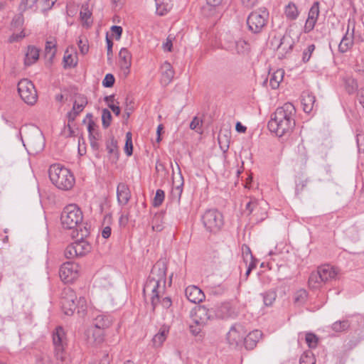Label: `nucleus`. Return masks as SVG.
Segmentation results:
<instances>
[{"instance_id":"f257e3e1","label":"nucleus","mask_w":364,"mask_h":364,"mask_svg":"<svg viewBox=\"0 0 364 364\" xmlns=\"http://www.w3.org/2000/svg\"><path fill=\"white\" fill-rule=\"evenodd\" d=\"M295 114L296 109L290 102L278 107L268 122L269 130L279 137L290 133L295 126Z\"/></svg>"},{"instance_id":"f03ea898","label":"nucleus","mask_w":364,"mask_h":364,"mask_svg":"<svg viewBox=\"0 0 364 364\" xmlns=\"http://www.w3.org/2000/svg\"><path fill=\"white\" fill-rule=\"evenodd\" d=\"M48 174L51 182L59 189L70 190L75 183L73 173L59 164L51 165L48 169Z\"/></svg>"},{"instance_id":"7ed1b4c3","label":"nucleus","mask_w":364,"mask_h":364,"mask_svg":"<svg viewBox=\"0 0 364 364\" xmlns=\"http://www.w3.org/2000/svg\"><path fill=\"white\" fill-rule=\"evenodd\" d=\"M53 343L55 349V356L58 364H70V358L65 350L67 339L63 327H57L53 333Z\"/></svg>"},{"instance_id":"20e7f679","label":"nucleus","mask_w":364,"mask_h":364,"mask_svg":"<svg viewBox=\"0 0 364 364\" xmlns=\"http://www.w3.org/2000/svg\"><path fill=\"white\" fill-rule=\"evenodd\" d=\"M269 21V11L262 7L252 11L247 18L248 31L253 34L261 33L267 27Z\"/></svg>"},{"instance_id":"39448f33","label":"nucleus","mask_w":364,"mask_h":364,"mask_svg":"<svg viewBox=\"0 0 364 364\" xmlns=\"http://www.w3.org/2000/svg\"><path fill=\"white\" fill-rule=\"evenodd\" d=\"M62 309L65 314L72 315L77 308L85 311L86 300L84 297H80L77 301L75 292L70 287H66L62 292L61 301Z\"/></svg>"},{"instance_id":"423d86ee","label":"nucleus","mask_w":364,"mask_h":364,"mask_svg":"<svg viewBox=\"0 0 364 364\" xmlns=\"http://www.w3.org/2000/svg\"><path fill=\"white\" fill-rule=\"evenodd\" d=\"M60 220L64 228L74 230L80 227L82 221V213L77 205H68L61 213Z\"/></svg>"},{"instance_id":"0eeeda50","label":"nucleus","mask_w":364,"mask_h":364,"mask_svg":"<svg viewBox=\"0 0 364 364\" xmlns=\"http://www.w3.org/2000/svg\"><path fill=\"white\" fill-rule=\"evenodd\" d=\"M21 140L29 154H37L42 151L45 146L43 134L36 129H33V131L26 133L25 140L22 137Z\"/></svg>"},{"instance_id":"6e6552de","label":"nucleus","mask_w":364,"mask_h":364,"mask_svg":"<svg viewBox=\"0 0 364 364\" xmlns=\"http://www.w3.org/2000/svg\"><path fill=\"white\" fill-rule=\"evenodd\" d=\"M201 220L205 230L212 233L218 232L224 225L223 215L217 209L207 210Z\"/></svg>"},{"instance_id":"1a4fd4ad","label":"nucleus","mask_w":364,"mask_h":364,"mask_svg":"<svg viewBox=\"0 0 364 364\" xmlns=\"http://www.w3.org/2000/svg\"><path fill=\"white\" fill-rule=\"evenodd\" d=\"M18 92L26 104L33 105L38 99L37 91L33 82L28 79H22L18 83Z\"/></svg>"},{"instance_id":"9d476101","label":"nucleus","mask_w":364,"mask_h":364,"mask_svg":"<svg viewBox=\"0 0 364 364\" xmlns=\"http://www.w3.org/2000/svg\"><path fill=\"white\" fill-rule=\"evenodd\" d=\"M166 284L157 282L154 279H147L143 289V292H151V304L152 310L154 311L157 305L159 304L160 294L165 291Z\"/></svg>"},{"instance_id":"9b49d317","label":"nucleus","mask_w":364,"mask_h":364,"mask_svg":"<svg viewBox=\"0 0 364 364\" xmlns=\"http://www.w3.org/2000/svg\"><path fill=\"white\" fill-rule=\"evenodd\" d=\"M166 284L157 282L154 279H147L143 289V292H151V304L152 310L154 311L157 305L159 304L160 294L165 291Z\"/></svg>"},{"instance_id":"f8f14e48","label":"nucleus","mask_w":364,"mask_h":364,"mask_svg":"<svg viewBox=\"0 0 364 364\" xmlns=\"http://www.w3.org/2000/svg\"><path fill=\"white\" fill-rule=\"evenodd\" d=\"M214 309H208L205 306H196L190 312V317L193 323L205 325L209 320L214 318Z\"/></svg>"},{"instance_id":"ddd939ff","label":"nucleus","mask_w":364,"mask_h":364,"mask_svg":"<svg viewBox=\"0 0 364 364\" xmlns=\"http://www.w3.org/2000/svg\"><path fill=\"white\" fill-rule=\"evenodd\" d=\"M79 269L78 264L73 262H65L60 268V277L65 283H72L78 277Z\"/></svg>"},{"instance_id":"4468645a","label":"nucleus","mask_w":364,"mask_h":364,"mask_svg":"<svg viewBox=\"0 0 364 364\" xmlns=\"http://www.w3.org/2000/svg\"><path fill=\"white\" fill-rule=\"evenodd\" d=\"M247 331L240 323L232 325L226 335V339L229 345L233 348L242 345L244 336Z\"/></svg>"},{"instance_id":"2eb2a0df","label":"nucleus","mask_w":364,"mask_h":364,"mask_svg":"<svg viewBox=\"0 0 364 364\" xmlns=\"http://www.w3.org/2000/svg\"><path fill=\"white\" fill-rule=\"evenodd\" d=\"M87 104V99L84 95L78 94L76 95V99L73 102V109L67 114L68 122L75 121L77 116L82 112L84 108Z\"/></svg>"},{"instance_id":"dca6fc26","label":"nucleus","mask_w":364,"mask_h":364,"mask_svg":"<svg viewBox=\"0 0 364 364\" xmlns=\"http://www.w3.org/2000/svg\"><path fill=\"white\" fill-rule=\"evenodd\" d=\"M319 16V3L315 1L312 4L308 14V18L305 22L304 32L308 33L311 32L315 27L318 17Z\"/></svg>"},{"instance_id":"f3484780","label":"nucleus","mask_w":364,"mask_h":364,"mask_svg":"<svg viewBox=\"0 0 364 364\" xmlns=\"http://www.w3.org/2000/svg\"><path fill=\"white\" fill-rule=\"evenodd\" d=\"M167 267L164 262H157L152 267L148 279H154L157 282L166 284Z\"/></svg>"},{"instance_id":"a211bd4d","label":"nucleus","mask_w":364,"mask_h":364,"mask_svg":"<svg viewBox=\"0 0 364 364\" xmlns=\"http://www.w3.org/2000/svg\"><path fill=\"white\" fill-rule=\"evenodd\" d=\"M213 316L218 318L227 319L229 318H235L236 313L228 302L221 304L216 309H214Z\"/></svg>"},{"instance_id":"6ab92c4d","label":"nucleus","mask_w":364,"mask_h":364,"mask_svg":"<svg viewBox=\"0 0 364 364\" xmlns=\"http://www.w3.org/2000/svg\"><path fill=\"white\" fill-rule=\"evenodd\" d=\"M186 296L191 302L198 304L205 299L203 291L196 286H189L185 290Z\"/></svg>"},{"instance_id":"aec40b11","label":"nucleus","mask_w":364,"mask_h":364,"mask_svg":"<svg viewBox=\"0 0 364 364\" xmlns=\"http://www.w3.org/2000/svg\"><path fill=\"white\" fill-rule=\"evenodd\" d=\"M119 58L121 69L123 70L125 75H128L132 65L131 53L126 48H122L119 51Z\"/></svg>"},{"instance_id":"412c9836","label":"nucleus","mask_w":364,"mask_h":364,"mask_svg":"<svg viewBox=\"0 0 364 364\" xmlns=\"http://www.w3.org/2000/svg\"><path fill=\"white\" fill-rule=\"evenodd\" d=\"M117 198L119 205H125L131 198V191L124 183H119L117 187Z\"/></svg>"},{"instance_id":"4be33fe9","label":"nucleus","mask_w":364,"mask_h":364,"mask_svg":"<svg viewBox=\"0 0 364 364\" xmlns=\"http://www.w3.org/2000/svg\"><path fill=\"white\" fill-rule=\"evenodd\" d=\"M262 335V332L259 330L250 332L244 336L242 345L245 346L247 350H252L256 346Z\"/></svg>"},{"instance_id":"5701e85b","label":"nucleus","mask_w":364,"mask_h":364,"mask_svg":"<svg viewBox=\"0 0 364 364\" xmlns=\"http://www.w3.org/2000/svg\"><path fill=\"white\" fill-rule=\"evenodd\" d=\"M178 181L176 182L174 178H173V185L175 186L171 190V197L173 199L176 200L177 201H180L181 194L183 193V177L182 176L181 168L178 166Z\"/></svg>"},{"instance_id":"b1692460","label":"nucleus","mask_w":364,"mask_h":364,"mask_svg":"<svg viewBox=\"0 0 364 364\" xmlns=\"http://www.w3.org/2000/svg\"><path fill=\"white\" fill-rule=\"evenodd\" d=\"M316 97L311 93L304 92L301 95V102L303 106V110L306 113H310L314 106Z\"/></svg>"},{"instance_id":"393cba45","label":"nucleus","mask_w":364,"mask_h":364,"mask_svg":"<svg viewBox=\"0 0 364 364\" xmlns=\"http://www.w3.org/2000/svg\"><path fill=\"white\" fill-rule=\"evenodd\" d=\"M112 318L109 314H99L97 315L93 321V325L95 328L105 329L112 324Z\"/></svg>"},{"instance_id":"a878e982","label":"nucleus","mask_w":364,"mask_h":364,"mask_svg":"<svg viewBox=\"0 0 364 364\" xmlns=\"http://www.w3.org/2000/svg\"><path fill=\"white\" fill-rule=\"evenodd\" d=\"M39 49L34 46H28L27 52L25 55L24 64L26 66H30L35 63L39 58Z\"/></svg>"},{"instance_id":"bb28decb","label":"nucleus","mask_w":364,"mask_h":364,"mask_svg":"<svg viewBox=\"0 0 364 364\" xmlns=\"http://www.w3.org/2000/svg\"><path fill=\"white\" fill-rule=\"evenodd\" d=\"M349 28H348L346 34L342 38L339 45H338V50L341 53H346L348 51L353 44V29L352 33H348Z\"/></svg>"},{"instance_id":"cd10ccee","label":"nucleus","mask_w":364,"mask_h":364,"mask_svg":"<svg viewBox=\"0 0 364 364\" xmlns=\"http://www.w3.org/2000/svg\"><path fill=\"white\" fill-rule=\"evenodd\" d=\"M73 245L76 249L78 257L83 256L91 250V245L85 240L77 239Z\"/></svg>"},{"instance_id":"c85d7f7f","label":"nucleus","mask_w":364,"mask_h":364,"mask_svg":"<svg viewBox=\"0 0 364 364\" xmlns=\"http://www.w3.org/2000/svg\"><path fill=\"white\" fill-rule=\"evenodd\" d=\"M156 3V13L160 16L166 14L172 8L171 0H154Z\"/></svg>"},{"instance_id":"c756f323","label":"nucleus","mask_w":364,"mask_h":364,"mask_svg":"<svg viewBox=\"0 0 364 364\" xmlns=\"http://www.w3.org/2000/svg\"><path fill=\"white\" fill-rule=\"evenodd\" d=\"M318 272L322 276L323 282L328 281L336 277V273L333 268L328 264L321 266L318 268Z\"/></svg>"},{"instance_id":"7c9ffc66","label":"nucleus","mask_w":364,"mask_h":364,"mask_svg":"<svg viewBox=\"0 0 364 364\" xmlns=\"http://www.w3.org/2000/svg\"><path fill=\"white\" fill-rule=\"evenodd\" d=\"M284 14L287 19L290 21H294L298 18L299 15V11L294 3L289 2L284 7Z\"/></svg>"},{"instance_id":"2f4dec72","label":"nucleus","mask_w":364,"mask_h":364,"mask_svg":"<svg viewBox=\"0 0 364 364\" xmlns=\"http://www.w3.org/2000/svg\"><path fill=\"white\" fill-rule=\"evenodd\" d=\"M293 47L294 41L292 38L289 36H284L280 40L277 49L287 53L292 50Z\"/></svg>"},{"instance_id":"473e14b6","label":"nucleus","mask_w":364,"mask_h":364,"mask_svg":"<svg viewBox=\"0 0 364 364\" xmlns=\"http://www.w3.org/2000/svg\"><path fill=\"white\" fill-rule=\"evenodd\" d=\"M168 333V328L166 326H163L158 333H156L152 338L153 345L155 347H159L165 341L167 333Z\"/></svg>"},{"instance_id":"72a5a7b5","label":"nucleus","mask_w":364,"mask_h":364,"mask_svg":"<svg viewBox=\"0 0 364 364\" xmlns=\"http://www.w3.org/2000/svg\"><path fill=\"white\" fill-rule=\"evenodd\" d=\"M106 149L109 155L113 156L114 159L117 161L118 159L117 141L114 136H111L107 141Z\"/></svg>"},{"instance_id":"f704fd0d","label":"nucleus","mask_w":364,"mask_h":364,"mask_svg":"<svg viewBox=\"0 0 364 364\" xmlns=\"http://www.w3.org/2000/svg\"><path fill=\"white\" fill-rule=\"evenodd\" d=\"M162 70L164 81L166 83L170 82L174 76V71L172 68L171 65L168 62H165L162 65Z\"/></svg>"},{"instance_id":"c9c22d12","label":"nucleus","mask_w":364,"mask_h":364,"mask_svg":"<svg viewBox=\"0 0 364 364\" xmlns=\"http://www.w3.org/2000/svg\"><path fill=\"white\" fill-rule=\"evenodd\" d=\"M321 282H323L322 276H321L318 270L316 272H311L308 282L309 287L316 289L320 286Z\"/></svg>"},{"instance_id":"e433bc0d","label":"nucleus","mask_w":364,"mask_h":364,"mask_svg":"<svg viewBox=\"0 0 364 364\" xmlns=\"http://www.w3.org/2000/svg\"><path fill=\"white\" fill-rule=\"evenodd\" d=\"M264 203H265L262 200L252 198L250 201L247 203L245 209L248 211V214L250 215L253 213L258 208H262Z\"/></svg>"},{"instance_id":"4c0bfd02","label":"nucleus","mask_w":364,"mask_h":364,"mask_svg":"<svg viewBox=\"0 0 364 364\" xmlns=\"http://www.w3.org/2000/svg\"><path fill=\"white\" fill-rule=\"evenodd\" d=\"M261 296L263 299L264 304L266 306H270L273 304L274 301L277 298V292L275 290H268L264 293L261 294Z\"/></svg>"},{"instance_id":"58836bf2","label":"nucleus","mask_w":364,"mask_h":364,"mask_svg":"<svg viewBox=\"0 0 364 364\" xmlns=\"http://www.w3.org/2000/svg\"><path fill=\"white\" fill-rule=\"evenodd\" d=\"M283 79V71L277 70L269 78V86L272 89H277L279 86L280 82Z\"/></svg>"},{"instance_id":"ea45409f","label":"nucleus","mask_w":364,"mask_h":364,"mask_svg":"<svg viewBox=\"0 0 364 364\" xmlns=\"http://www.w3.org/2000/svg\"><path fill=\"white\" fill-rule=\"evenodd\" d=\"M164 213H159L157 214H155L153 217L151 223H152V229L154 231L156 232H161L164 229L163 225V218Z\"/></svg>"},{"instance_id":"a19ab883","label":"nucleus","mask_w":364,"mask_h":364,"mask_svg":"<svg viewBox=\"0 0 364 364\" xmlns=\"http://www.w3.org/2000/svg\"><path fill=\"white\" fill-rule=\"evenodd\" d=\"M92 13L88 9L87 4H83L80 13L81 21L89 26L92 23V21H89L91 18Z\"/></svg>"},{"instance_id":"79ce46f5","label":"nucleus","mask_w":364,"mask_h":364,"mask_svg":"<svg viewBox=\"0 0 364 364\" xmlns=\"http://www.w3.org/2000/svg\"><path fill=\"white\" fill-rule=\"evenodd\" d=\"M350 327V323L348 320L338 321L334 322L331 328L336 332H343L348 329Z\"/></svg>"},{"instance_id":"37998d69","label":"nucleus","mask_w":364,"mask_h":364,"mask_svg":"<svg viewBox=\"0 0 364 364\" xmlns=\"http://www.w3.org/2000/svg\"><path fill=\"white\" fill-rule=\"evenodd\" d=\"M235 50L238 54L247 53L250 50V44L243 39H239L235 42Z\"/></svg>"},{"instance_id":"c03bdc74","label":"nucleus","mask_w":364,"mask_h":364,"mask_svg":"<svg viewBox=\"0 0 364 364\" xmlns=\"http://www.w3.org/2000/svg\"><path fill=\"white\" fill-rule=\"evenodd\" d=\"M38 0H21L18 9L23 13L27 9H33L36 7V4Z\"/></svg>"},{"instance_id":"a18cd8bd","label":"nucleus","mask_w":364,"mask_h":364,"mask_svg":"<svg viewBox=\"0 0 364 364\" xmlns=\"http://www.w3.org/2000/svg\"><path fill=\"white\" fill-rule=\"evenodd\" d=\"M300 364H315L316 358L311 351L304 353L299 360Z\"/></svg>"},{"instance_id":"49530a36","label":"nucleus","mask_w":364,"mask_h":364,"mask_svg":"<svg viewBox=\"0 0 364 364\" xmlns=\"http://www.w3.org/2000/svg\"><path fill=\"white\" fill-rule=\"evenodd\" d=\"M112 118V117L110 111L106 108L103 109L102 111V124L103 128L107 129L109 127Z\"/></svg>"},{"instance_id":"de8ad7c7","label":"nucleus","mask_w":364,"mask_h":364,"mask_svg":"<svg viewBox=\"0 0 364 364\" xmlns=\"http://www.w3.org/2000/svg\"><path fill=\"white\" fill-rule=\"evenodd\" d=\"M307 291L304 289H300L297 291L294 297V303L299 305H301L305 303L307 299Z\"/></svg>"},{"instance_id":"09e8293b","label":"nucleus","mask_w":364,"mask_h":364,"mask_svg":"<svg viewBox=\"0 0 364 364\" xmlns=\"http://www.w3.org/2000/svg\"><path fill=\"white\" fill-rule=\"evenodd\" d=\"M124 152L127 156H132L133 154L132 135L130 132L126 134V141L124 145Z\"/></svg>"},{"instance_id":"8fccbe9b","label":"nucleus","mask_w":364,"mask_h":364,"mask_svg":"<svg viewBox=\"0 0 364 364\" xmlns=\"http://www.w3.org/2000/svg\"><path fill=\"white\" fill-rule=\"evenodd\" d=\"M55 43L52 41H46L45 48V55L49 57L50 60H52L55 55L56 48Z\"/></svg>"},{"instance_id":"3c124183","label":"nucleus","mask_w":364,"mask_h":364,"mask_svg":"<svg viewBox=\"0 0 364 364\" xmlns=\"http://www.w3.org/2000/svg\"><path fill=\"white\" fill-rule=\"evenodd\" d=\"M306 342L310 348H316L318 342V338L316 334L313 333H307L305 338Z\"/></svg>"},{"instance_id":"603ef678","label":"nucleus","mask_w":364,"mask_h":364,"mask_svg":"<svg viewBox=\"0 0 364 364\" xmlns=\"http://www.w3.org/2000/svg\"><path fill=\"white\" fill-rule=\"evenodd\" d=\"M164 198H165L164 191L161 189H157L156 191L155 196L153 200V203H152L153 206L159 207L162 204V203L164 200Z\"/></svg>"},{"instance_id":"864d4df0","label":"nucleus","mask_w":364,"mask_h":364,"mask_svg":"<svg viewBox=\"0 0 364 364\" xmlns=\"http://www.w3.org/2000/svg\"><path fill=\"white\" fill-rule=\"evenodd\" d=\"M315 48L316 47L314 44H310L306 49L304 50L302 53V62L304 63H306L309 61L312 53L315 50Z\"/></svg>"},{"instance_id":"5fc2aeb1","label":"nucleus","mask_w":364,"mask_h":364,"mask_svg":"<svg viewBox=\"0 0 364 364\" xmlns=\"http://www.w3.org/2000/svg\"><path fill=\"white\" fill-rule=\"evenodd\" d=\"M90 234V232L87 228H84L83 229L80 228H75L73 230L72 237H75L80 236L79 240H84V237H86Z\"/></svg>"},{"instance_id":"6e6d98bb","label":"nucleus","mask_w":364,"mask_h":364,"mask_svg":"<svg viewBox=\"0 0 364 364\" xmlns=\"http://www.w3.org/2000/svg\"><path fill=\"white\" fill-rule=\"evenodd\" d=\"M65 256L68 259H72L75 257H78L77 253L76 252V249L73 245V243L69 245L66 249L65 250Z\"/></svg>"},{"instance_id":"4d7b16f0","label":"nucleus","mask_w":364,"mask_h":364,"mask_svg":"<svg viewBox=\"0 0 364 364\" xmlns=\"http://www.w3.org/2000/svg\"><path fill=\"white\" fill-rule=\"evenodd\" d=\"M115 82L114 75L111 73H107L102 80V85L105 87H112Z\"/></svg>"},{"instance_id":"13d9d810","label":"nucleus","mask_w":364,"mask_h":364,"mask_svg":"<svg viewBox=\"0 0 364 364\" xmlns=\"http://www.w3.org/2000/svg\"><path fill=\"white\" fill-rule=\"evenodd\" d=\"M36 364H52V362L48 355L41 353L36 355Z\"/></svg>"},{"instance_id":"bf43d9fd","label":"nucleus","mask_w":364,"mask_h":364,"mask_svg":"<svg viewBox=\"0 0 364 364\" xmlns=\"http://www.w3.org/2000/svg\"><path fill=\"white\" fill-rule=\"evenodd\" d=\"M77 45H78L80 51L82 55H85L86 53H87V52L89 50V46L87 43V40L86 38L84 40L82 38H80L77 41Z\"/></svg>"},{"instance_id":"052dcab7","label":"nucleus","mask_w":364,"mask_h":364,"mask_svg":"<svg viewBox=\"0 0 364 364\" xmlns=\"http://www.w3.org/2000/svg\"><path fill=\"white\" fill-rule=\"evenodd\" d=\"M106 43H107V60L109 61L112 60V47H113V42L112 40L109 37L108 33L106 34Z\"/></svg>"},{"instance_id":"680f3d73","label":"nucleus","mask_w":364,"mask_h":364,"mask_svg":"<svg viewBox=\"0 0 364 364\" xmlns=\"http://www.w3.org/2000/svg\"><path fill=\"white\" fill-rule=\"evenodd\" d=\"M68 51L65 52L67 53ZM63 62H64V68H72L75 67L77 65V62H74V59L71 54L66 55L65 54L63 57Z\"/></svg>"},{"instance_id":"e2e57ef3","label":"nucleus","mask_w":364,"mask_h":364,"mask_svg":"<svg viewBox=\"0 0 364 364\" xmlns=\"http://www.w3.org/2000/svg\"><path fill=\"white\" fill-rule=\"evenodd\" d=\"M104 329H99L96 328L93 333H92V337L94 338V341L97 343H100L103 341L104 333H103Z\"/></svg>"},{"instance_id":"0e129e2a","label":"nucleus","mask_w":364,"mask_h":364,"mask_svg":"<svg viewBox=\"0 0 364 364\" xmlns=\"http://www.w3.org/2000/svg\"><path fill=\"white\" fill-rule=\"evenodd\" d=\"M356 142L360 152H364V134L359 133L356 135Z\"/></svg>"},{"instance_id":"69168bd1","label":"nucleus","mask_w":364,"mask_h":364,"mask_svg":"<svg viewBox=\"0 0 364 364\" xmlns=\"http://www.w3.org/2000/svg\"><path fill=\"white\" fill-rule=\"evenodd\" d=\"M355 71L364 75V56L357 60L355 65Z\"/></svg>"},{"instance_id":"338daca9","label":"nucleus","mask_w":364,"mask_h":364,"mask_svg":"<svg viewBox=\"0 0 364 364\" xmlns=\"http://www.w3.org/2000/svg\"><path fill=\"white\" fill-rule=\"evenodd\" d=\"M346 85L347 91L349 94L353 93L358 87L357 82L353 79L348 80L346 82Z\"/></svg>"},{"instance_id":"774afa93","label":"nucleus","mask_w":364,"mask_h":364,"mask_svg":"<svg viewBox=\"0 0 364 364\" xmlns=\"http://www.w3.org/2000/svg\"><path fill=\"white\" fill-rule=\"evenodd\" d=\"M110 29L112 33V35L115 36L116 40H119L121 38L123 31L122 26H112Z\"/></svg>"}]
</instances>
